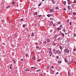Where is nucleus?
<instances>
[{
	"label": "nucleus",
	"mask_w": 76,
	"mask_h": 76,
	"mask_svg": "<svg viewBox=\"0 0 76 76\" xmlns=\"http://www.w3.org/2000/svg\"><path fill=\"white\" fill-rule=\"evenodd\" d=\"M64 51L65 53L69 54V52H70V49H69V48H67L66 49H65Z\"/></svg>",
	"instance_id": "nucleus-1"
},
{
	"label": "nucleus",
	"mask_w": 76,
	"mask_h": 76,
	"mask_svg": "<svg viewBox=\"0 0 76 76\" xmlns=\"http://www.w3.org/2000/svg\"><path fill=\"white\" fill-rule=\"evenodd\" d=\"M53 24V22L51 21L50 22V23L49 25V26H52Z\"/></svg>",
	"instance_id": "nucleus-2"
},
{
	"label": "nucleus",
	"mask_w": 76,
	"mask_h": 76,
	"mask_svg": "<svg viewBox=\"0 0 76 76\" xmlns=\"http://www.w3.org/2000/svg\"><path fill=\"white\" fill-rule=\"evenodd\" d=\"M56 53H57V54H60V53H61V52L59 50H57L56 51Z\"/></svg>",
	"instance_id": "nucleus-3"
},
{
	"label": "nucleus",
	"mask_w": 76,
	"mask_h": 76,
	"mask_svg": "<svg viewBox=\"0 0 76 76\" xmlns=\"http://www.w3.org/2000/svg\"><path fill=\"white\" fill-rule=\"evenodd\" d=\"M50 12H54V10L53 9H50Z\"/></svg>",
	"instance_id": "nucleus-4"
},
{
	"label": "nucleus",
	"mask_w": 76,
	"mask_h": 76,
	"mask_svg": "<svg viewBox=\"0 0 76 76\" xmlns=\"http://www.w3.org/2000/svg\"><path fill=\"white\" fill-rule=\"evenodd\" d=\"M75 6V4H72L71 5V7H73Z\"/></svg>",
	"instance_id": "nucleus-5"
},
{
	"label": "nucleus",
	"mask_w": 76,
	"mask_h": 76,
	"mask_svg": "<svg viewBox=\"0 0 76 76\" xmlns=\"http://www.w3.org/2000/svg\"><path fill=\"white\" fill-rule=\"evenodd\" d=\"M52 2L53 4H55V2H54V0H52Z\"/></svg>",
	"instance_id": "nucleus-6"
},
{
	"label": "nucleus",
	"mask_w": 76,
	"mask_h": 76,
	"mask_svg": "<svg viewBox=\"0 0 76 76\" xmlns=\"http://www.w3.org/2000/svg\"><path fill=\"white\" fill-rule=\"evenodd\" d=\"M23 27L24 28H25V24H23Z\"/></svg>",
	"instance_id": "nucleus-7"
},
{
	"label": "nucleus",
	"mask_w": 76,
	"mask_h": 76,
	"mask_svg": "<svg viewBox=\"0 0 76 76\" xmlns=\"http://www.w3.org/2000/svg\"><path fill=\"white\" fill-rule=\"evenodd\" d=\"M53 45L54 46L56 45V44L54 42H53Z\"/></svg>",
	"instance_id": "nucleus-8"
},
{
	"label": "nucleus",
	"mask_w": 76,
	"mask_h": 76,
	"mask_svg": "<svg viewBox=\"0 0 76 76\" xmlns=\"http://www.w3.org/2000/svg\"><path fill=\"white\" fill-rule=\"evenodd\" d=\"M37 12H36L34 13V16H35V15H37Z\"/></svg>",
	"instance_id": "nucleus-9"
},
{
	"label": "nucleus",
	"mask_w": 76,
	"mask_h": 76,
	"mask_svg": "<svg viewBox=\"0 0 76 76\" xmlns=\"http://www.w3.org/2000/svg\"><path fill=\"white\" fill-rule=\"evenodd\" d=\"M63 4H65V5H66V1H64Z\"/></svg>",
	"instance_id": "nucleus-10"
},
{
	"label": "nucleus",
	"mask_w": 76,
	"mask_h": 76,
	"mask_svg": "<svg viewBox=\"0 0 76 76\" xmlns=\"http://www.w3.org/2000/svg\"><path fill=\"white\" fill-rule=\"evenodd\" d=\"M61 28H58V29H57V30H61Z\"/></svg>",
	"instance_id": "nucleus-11"
},
{
	"label": "nucleus",
	"mask_w": 76,
	"mask_h": 76,
	"mask_svg": "<svg viewBox=\"0 0 76 76\" xmlns=\"http://www.w3.org/2000/svg\"><path fill=\"white\" fill-rule=\"evenodd\" d=\"M26 72H29V69H26Z\"/></svg>",
	"instance_id": "nucleus-12"
},
{
	"label": "nucleus",
	"mask_w": 76,
	"mask_h": 76,
	"mask_svg": "<svg viewBox=\"0 0 76 76\" xmlns=\"http://www.w3.org/2000/svg\"><path fill=\"white\" fill-rule=\"evenodd\" d=\"M12 60L14 62V63L15 64L16 63V62H15V60H14V59H12Z\"/></svg>",
	"instance_id": "nucleus-13"
},
{
	"label": "nucleus",
	"mask_w": 76,
	"mask_h": 76,
	"mask_svg": "<svg viewBox=\"0 0 76 76\" xmlns=\"http://www.w3.org/2000/svg\"><path fill=\"white\" fill-rule=\"evenodd\" d=\"M58 41H60V40H61V38L60 37H59L58 38Z\"/></svg>",
	"instance_id": "nucleus-14"
},
{
	"label": "nucleus",
	"mask_w": 76,
	"mask_h": 76,
	"mask_svg": "<svg viewBox=\"0 0 76 76\" xmlns=\"http://www.w3.org/2000/svg\"><path fill=\"white\" fill-rule=\"evenodd\" d=\"M47 16H48V17H50V16H51V15L50 14V15H47Z\"/></svg>",
	"instance_id": "nucleus-15"
},
{
	"label": "nucleus",
	"mask_w": 76,
	"mask_h": 76,
	"mask_svg": "<svg viewBox=\"0 0 76 76\" xmlns=\"http://www.w3.org/2000/svg\"><path fill=\"white\" fill-rule=\"evenodd\" d=\"M31 37H34V33H32V34H31Z\"/></svg>",
	"instance_id": "nucleus-16"
},
{
	"label": "nucleus",
	"mask_w": 76,
	"mask_h": 76,
	"mask_svg": "<svg viewBox=\"0 0 76 76\" xmlns=\"http://www.w3.org/2000/svg\"><path fill=\"white\" fill-rule=\"evenodd\" d=\"M10 6H8L7 7V9H9V8H10Z\"/></svg>",
	"instance_id": "nucleus-17"
},
{
	"label": "nucleus",
	"mask_w": 76,
	"mask_h": 76,
	"mask_svg": "<svg viewBox=\"0 0 76 76\" xmlns=\"http://www.w3.org/2000/svg\"><path fill=\"white\" fill-rule=\"evenodd\" d=\"M59 48H60V50H62V47L61 46H60Z\"/></svg>",
	"instance_id": "nucleus-18"
},
{
	"label": "nucleus",
	"mask_w": 76,
	"mask_h": 76,
	"mask_svg": "<svg viewBox=\"0 0 76 76\" xmlns=\"http://www.w3.org/2000/svg\"><path fill=\"white\" fill-rule=\"evenodd\" d=\"M67 8L68 9H70V6H68L67 7Z\"/></svg>",
	"instance_id": "nucleus-19"
},
{
	"label": "nucleus",
	"mask_w": 76,
	"mask_h": 76,
	"mask_svg": "<svg viewBox=\"0 0 76 76\" xmlns=\"http://www.w3.org/2000/svg\"><path fill=\"white\" fill-rule=\"evenodd\" d=\"M48 40V42H50V39H49L48 38L47 39Z\"/></svg>",
	"instance_id": "nucleus-20"
},
{
	"label": "nucleus",
	"mask_w": 76,
	"mask_h": 76,
	"mask_svg": "<svg viewBox=\"0 0 76 76\" xmlns=\"http://www.w3.org/2000/svg\"><path fill=\"white\" fill-rule=\"evenodd\" d=\"M76 13L75 12H73V15H76Z\"/></svg>",
	"instance_id": "nucleus-21"
},
{
	"label": "nucleus",
	"mask_w": 76,
	"mask_h": 76,
	"mask_svg": "<svg viewBox=\"0 0 76 76\" xmlns=\"http://www.w3.org/2000/svg\"><path fill=\"white\" fill-rule=\"evenodd\" d=\"M61 35L62 36L64 37V33H62L61 34Z\"/></svg>",
	"instance_id": "nucleus-22"
},
{
	"label": "nucleus",
	"mask_w": 76,
	"mask_h": 76,
	"mask_svg": "<svg viewBox=\"0 0 76 76\" xmlns=\"http://www.w3.org/2000/svg\"><path fill=\"white\" fill-rule=\"evenodd\" d=\"M56 10H58V9H59V8L58 7H56Z\"/></svg>",
	"instance_id": "nucleus-23"
},
{
	"label": "nucleus",
	"mask_w": 76,
	"mask_h": 76,
	"mask_svg": "<svg viewBox=\"0 0 76 76\" xmlns=\"http://www.w3.org/2000/svg\"><path fill=\"white\" fill-rule=\"evenodd\" d=\"M68 76H70V73L69 71L68 72Z\"/></svg>",
	"instance_id": "nucleus-24"
},
{
	"label": "nucleus",
	"mask_w": 76,
	"mask_h": 76,
	"mask_svg": "<svg viewBox=\"0 0 76 76\" xmlns=\"http://www.w3.org/2000/svg\"><path fill=\"white\" fill-rule=\"evenodd\" d=\"M38 48H39V47H38L36 46V50H38Z\"/></svg>",
	"instance_id": "nucleus-25"
},
{
	"label": "nucleus",
	"mask_w": 76,
	"mask_h": 76,
	"mask_svg": "<svg viewBox=\"0 0 76 76\" xmlns=\"http://www.w3.org/2000/svg\"><path fill=\"white\" fill-rule=\"evenodd\" d=\"M65 61L66 62L67 61V59L65 58L64 59Z\"/></svg>",
	"instance_id": "nucleus-26"
},
{
	"label": "nucleus",
	"mask_w": 76,
	"mask_h": 76,
	"mask_svg": "<svg viewBox=\"0 0 76 76\" xmlns=\"http://www.w3.org/2000/svg\"><path fill=\"white\" fill-rule=\"evenodd\" d=\"M26 57H29V56H28V54H26Z\"/></svg>",
	"instance_id": "nucleus-27"
},
{
	"label": "nucleus",
	"mask_w": 76,
	"mask_h": 76,
	"mask_svg": "<svg viewBox=\"0 0 76 76\" xmlns=\"http://www.w3.org/2000/svg\"><path fill=\"white\" fill-rule=\"evenodd\" d=\"M58 62L59 63H61V61H58Z\"/></svg>",
	"instance_id": "nucleus-28"
},
{
	"label": "nucleus",
	"mask_w": 76,
	"mask_h": 76,
	"mask_svg": "<svg viewBox=\"0 0 76 76\" xmlns=\"http://www.w3.org/2000/svg\"><path fill=\"white\" fill-rule=\"evenodd\" d=\"M31 69H35V68H36V67H31Z\"/></svg>",
	"instance_id": "nucleus-29"
},
{
	"label": "nucleus",
	"mask_w": 76,
	"mask_h": 76,
	"mask_svg": "<svg viewBox=\"0 0 76 76\" xmlns=\"http://www.w3.org/2000/svg\"><path fill=\"white\" fill-rule=\"evenodd\" d=\"M57 36H55L54 37V38L55 39H57Z\"/></svg>",
	"instance_id": "nucleus-30"
},
{
	"label": "nucleus",
	"mask_w": 76,
	"mask_h": 76,
	"mask_svg": "<svg viewBox=\"0 0 76 76\" xmlns=\"http://www.w3.org/2000/svg\"><path fill=\"white\" fill-rule=\"evenodd\" d=\"M41 3H40L39 4L38 6H41Z\"/></svg>",
	"instance_id": "nucleus-31"
},
{
	"label": "nucleus",
	"mask_w": 76,
	"mask_h": 76,
	"mask_svg": "<svg viewBox=\"0 0 76 76\" xmlns=\"http://www.w3.org/2000/svg\"><path fill=\"white\" fill-rule=\"evenodd\" d=\"M57 23H58V24H60V21L58 22Z\"/></svg>",
	"instance_id": "nucleus-32"
},
{
	"label": "nucleus",
	"mask_w": 76,
	"mask_h": 76,
	"mask_svg": "<svg viewBox=\"0 0 76 76\" xmlns=\"http://www.w3.org/2000/svg\"><path fill=\"white\" fill-rule=\"evenodd\" d=\"M49 56L50 57H51V56H52V53H50V55Z\"/></svg>",
	"instance_id": "nucleus-33"
},
{
	"label": "nucleus",
	"mask_w": 76,
	"mask_h": 76,
	"mask_svg": "<svg viewBox=\"0 0 76 76\" xmlns=\"http://www.w3.org/2000/svg\"><path fill=\"white\" fill-rule=\"evenodd\" d=\"M49 54H52V52H49Z\"/></svg>",
	"instance_id": "nucleus-34"
},
{
	"label": "nucleus",
	"mask_w": 76,
	"mask_h": 76,
	"mask_svg": "<svg viewBox=\"0 0 76 76\" xmlns=\"http://www.w3.org/2000/svg\"><path fill=\"white\" fill-rule=\"evenodd\" d=\"M69 25H72V22H70Z\"/></svg>",
	"instance_id": "nucleus-35"
},
{
	"label": "nucleus",
	"mask_w": 76,
	"mask_h": 76,
	"mask_svg": "<svg viewBox=\"0 0 76 76\" xmlns=\"http://www.w3.org/2000/svg\"><path fill=\"white\" fill-rule=\"evenodd\" d=\"M74 3H76V0L74 1Z\"/></svg>",
	"instance_id": "nucleus-36"
},
{
	"label": "nucleus",
	"mask_w": 76,
	"mask_h": 76,
	"mask_svg": "<svg viewBox=\"0 0 76 76\" xmlns=\"http://www.w3.org/2000/svg\"><path fill=\"white\" fill-rule=\"evenodd\" d=\"M63 31H64V32H65L66 31V30H65V29H64L63 30Z\"/></svg>",
	"instance_id": "nucleus-37"
},
{
	"label": "nucleus",
	"mask_w": 76,
	"mask_h": 76,
	"mask_svg": "<svg viewBox=\"0 0 76 76\" xmlns=\"http://www.w3.org/2000/svg\"><path fill=\"white\" fill-rule=\"evenodd\" d=\"M67 22H68V23H69V20H67Z\"/></svg>",
	"instance_id": "nucleus-38"
},
{
	"label": "nucleus",
	"mask_w": 76,
	"mask_h": 76,
	"mask_svg": "<svg viewBox=\"0 0 76 76\" xmlns=\"http://www.w3.org/2000/svg\"><path fill=\"white\" fill-rule=\"evenodd\" d=\"M50 20H53V18H50Z\"/></svg>",
	"instance_id": "nucleus-39"
},
{
	"label": "nucleus",
	"mask_w": 76,
	"mask_h": 76,
	"mask_svg": "<svg viewBox=\"0 0 76 76\" xmlns=\"http://www.w3.org/2000/svg\"><path fill=\"white\" fill-rule=\"evenodd\" d=\"M73 51H76V49H74L73 50Z\"/></svg>",
	"instance_id": "nucleus-40"
},
{
	"label": "nucleus",
	"mask_w": 76,
	"mask_h": 76,
	"mask_svg": "<svg viewBox=\"0 0 76 76\" xmlns=\"http://www.w3.org/2000/svg\"><path fill=\"white\" fill-rule=\"evenodd\" d=\"M49 50H50V51H51V48H49Z\"/></svg>",
	"instance_id": "nucleus-41"
},
{
	"label": "nucleus",
	"mask_w": 76,
	"mask_h": 76,
	"mask_svg": "<svg viewBox=\"0 0 76 76\" xmlns=\"http://www.w3.org/2000/svg\"><path fill=\"white\" fill-rule=\"evenodd\" d=\"M39 70H40V69H39L37 70H36V72H39Z\"/></svg>",
	"instance_id": "nucleus-42"
},
{
	"label": "nucleus",
	"mask_w": 76,
	"mask_h": 76,
	"mask_svg": "<svg viewBox=\"0 0 76 76\" xmlns=\"http://www.w3.org/2000/svg\"><path fill=\"white\" fill-rule=\"evenodd\" d=\"M39 18H41V15H38Z\"/></svg>",
	"instance_id": "nucleus-43"
},
{
	"label": "nucleus",
	"mask_w": 76,
	"mask_h": 76,
	"mask_svg": "<svg viewBox=\"0 0 76 76\" xmlns=\"http://www.w3.org/2000/svg\"><path fill=\"white\" fill-rule=\"evenodd\" d=\"M60 28H62V25H61L60 26Z\"/></svg>",
	"instance_id": "nucleus-44"
},
{
	"label": "nucleus",
	"mask_w": 76,
	"mask_h": 76,
	"mask_svg": "<svg viewBox=\"0 0 76 76\" xmlns=\"http://www.w3.org/2000/svg\"><path fill=\"white\" fill-rule=\"evenodd\" d=\"M51 67H52V69H53L54 68V66H52Z\"/></svg>",
	"instance_id": "nucleus-45"
},
{
	"label": "nucleus",
	"mask_w": 76,
	"mask_h": 76,
	"mask_svg": "<svg viewBox=\"0 0 76 76\" xmlns=\"http://www.w3.org/2000/svg\"><path fill=\"white\" fill-rule=\"evenodd\" d=\"M23 18H22V19H21V21H23Z\"/></svg>",
	"instance_id": "nucleus-46"
},
{
	"label": "nucleus",
	"mask_w": 76,
	"mask_h": 76,
	"mask_svg": "<svg viewBox=\"0 0 76 76\" xmlns=\"http://www.w3.org/2000/svg\"><path fill=\"white\" fill-rule=\"evenodd\" d=\"M56 58H58V56H56Z\"/></svg>",
	"instance_id": "nucleus-47"
},
{
	"label": "nucleus",
	"mask_w": 76,
	"mask_h": 76,
	"mask_svg": "<svg viewBox=\"0 0 76 76\" xmlns=\"http://www.w3.org/2000/svg\"><path fill=\"white\" fill-rule=\"evenodd\" d=\"M58 72H57L56 73V75H58Z\"/></svg>",
	"instance_id": "nucleus-48"
},
{
	"label": "nucleus",
	"mask_w": 76,
	"mask_h": 76,
	"mask_svg": "<svg viewBox=\"0 0 76 76\" xmlns=\"http://www.w3.org/2000/svg\"><path fill=\"white\" fill-rule=\"evenodd\" d=\"M53 52H54V53H55V50H53Z\"/></svg>",
	"instance_id": "nucleus-49"
},
{
	"label": "nucleus",
	"mask_w": 76,
	"mask_h": 76,
	"mask_svg": "<svg viewBox=\"0 0 76 76\" xmlns=\"http://www.w3.org/2000/svg\"><path fill=\"white\" fill-rule=\"evenodd\" d=\"M74 37H76V34H75L74 35Z\"/></svg>",
	"instance_id": "nucleus-50"
},
{
	"label": "nucleus",
	"mask_w": 76,
	"mask_h": 76,
	"mask_svg": "<svg viewBox=\"0 0 76 76\" xmlns=\"http://www.w3.org/2000/svg\"><path fill=\"white\" fill-rule=\"evenodd\" d=\"M69 63V64H71L72 63V62H70Z\"/></svg>",
	"instance_id": "nucleus-51"
},
{
	"label": "nucleus",
	"mask_w": 76,
	"mask_h": 76,
	"mask_svg": "<svg viewBox=\"0 0 76 76\" xmlns=\"http://www.w3.org/2000/svg\"><path fill=\"white\" fill-rule=\"evenodd\" d=\"M68 4H70V3H69V2H68Z\"/></svg>",
	"instance_id": "nucleus-52"
},
{
	"label": "nucleus",
	"mask_w": 76,
	"mask_h": 76,
	"mask_svg": "<svg viewBox=\"0 0 76 76\" xmlns=\"http://www.w3.org/2000/svg\"><path fill=\"white\" fill-rule=\"evenodd\" d=\"M67 64H70V63L68 62Z\"/></svg>",
	"instance_id": "nucleus-53"
},
{
	"label": "nucleus",
	"mask_w": 76,
	"mask_h": 76,
	"mask_svg": "<svg viewBox=\"0 0 76 76\" xmlns=\"http://www.w3.org/2000/svg\"><path fill=\"white\" fill-rule=\"evenodd\" d=\"M33 59H35V57H33Z\"/></svg>",
	"instance_id": "nucleus-54"
},
{
	"label": "nucleus",
	"mask_w": 76,
	"mask_h": 76,
	"mask_svg": "<svg viewBox=\"0 0 76 76\" xmlns=\"http://www.w3.org/2000/svg\"><path fill=\"white\" fill-rule=\"evenodd\" d=\"M53 26H55L56 25L55 24H53Z\"/></svg>",
	"instance_id": "nucleus-55"
},
{
	"label": "nucleus",
	"mask_w": 76,
	"mask_h": 76,
	"mask_svg": "<svg viewBox=\"0 0 76 76\" xmlns=\"http://www.w3.org/2000/svg\"><path fill=\"white\" fill-rule=\"evenodd\" d=\"M12 69V66H10V69Z\"/></svg>",
	"instance_id": "nucleus-56"
},
{
	"label": "nucleus",
	"mask_w": 76,
	"mask_h": 76,
	"mask_svg": "<svg viewBox=\"0 0 76 76\" xmlns=\"http://www.w3.org/2000/svg\"><path fill=\"white\" fill-rule=\"evenodd\" d=\"M12 4H15V2H13V3H12Z\"/></svg>",
	"instance_id": "nucleus-57"
},
{
	"label": "nucleus",
	"mask_w": 76,
	"mask_h": 76,
	"mask_svg": "<svg viewBox=\"0 0 76 76\" xmlns=\"http://www.w3.org/2000/svg\"><path fill=\"white\" fill-rule=\"evenodd\" d=\"M64 10H66V8H64Z\"/></svg>",
	"instance_id": "nucleus-58"
},
{
	"label": "nucleus",
	"mask_w": 76,
	"mask_h": 76,
	"mask_svg": "<svg viewBox=\"0 0 76 76\" xmlns=\"http://www.w3.org/2000/svg\"><path fill=\"white\" fill-rule=\"evenodd\" d=\"M52 30H50V32H51H51H52Z\"/></svg>",
	"instance_id": "nucleus-59"
},
{
	"label": "nucleus",
	"mask_w": 76,
	"mask_h": 76,
	"mask_svg": "<svg viewBox=\"0 0 76 76\" xmlns=\"http://www.w3.org/2000/svg\"><path fill=\"white\" fill-rule=\"evenodd\" d=\"M22 60H23V59H21L20 60V61H22Z\"/></svg>",
	"instance_id": "nucleus-60"
},
{
	"label": "nucleus",
	"mask_w": 76,
	"mask_h": 76,
	"mask_svg": "<svg viewBox=\"0 0 76 76\" xmlns=\"http://www.w3.org/2000/svg\"><path fill=\"white\" fill-rule=\"evenodd\" d=\"M70 0H67V1H69Z\"/></svg>",
	"instance_id": "nucleus-61"
},
{
	"label": "nucleus",
	"mask_w": 76,
	"mask_h": 76,
	"mask_svg": "<svg viewBox=\"0 0 76 76\" xmlns=\"http://www.w3.org/2000/svg\"><path fill=\"white\" fill-rule=\"evenodd\" d=\"M47 69H49V67H47Z\"/></svg>",
	"instance_id": "nucleus-62"
},
{
	"label": "nucleus",
	"mask_w": 76,
	"mask_h": 76,
	"mask_svg": "<svg viewBox=\"0 0 76 76\" xmlns=\"http://www.w3.org/2000/svg\"><path fill=\"white\" fill-rule=\"evenodd\" d=\"M44 44H45V43H46V42H44Z\"/></svg>",
	"instance_id": "nucleus-63"
},
{
	"label": "nucleus",
	"mask_w": 76,
	"mask_h": 76,
	"mask_svg": "<svg viewBox=\"0 0 76 76\" xmlns=\"http://www.w3.org/2000/svg\"><path fill=\"white\" fill-rule=\"evenodd\" d=\"M2 21L3 22V21H4V20H2Z\"/></svg>",
	"instance_id": "nucleus-64"
}]
</instances>
